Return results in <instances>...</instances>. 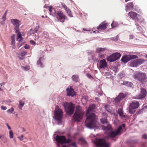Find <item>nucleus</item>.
I'll return each mask as SVG.
<instances>
[{
	"label": "nucleus",
	"mask_w": 147,
	"mask_h": 147,
	"mask_svg": "<svg viewBox=\"0 0 147 147\" xmlns=\"http://www.w3.org/2000/svg\"><path fill=\"white\" fill-rule=\"evenodd\" d=\"M94 104L90 105L86 111L87 117L85 123L86 126L90 128H93L97 126V118L96 115L92 112L95 108Z\"/></svg>",
	"instance_id": "f257e3e1"
},
{
	"label": "nucleus",
	"mask_w": 147,
	"mask_h": 147,
	"mask_svg": "<svg viewBox=\"0 0 147 147\" xmlns=\"http://www.w3.org/2000/svg\"><path fill=\"white\" fill-rule=\"evenodd\" d=\"M84 113L82 111L80 106L76 107L75 112L73 116L71 119L74 121L80 122L83 118Z\"/></svg>",
	"instance_id": "f03ea898"
},
{
	"label": "nucleus",
	"mask_w": 147,
	"mask_h": 147,
	"mask_svg": "<svg viewBox=\"0 0 147 147\" xmlns=\"http://www.w3.org/2000/svg\"><path fill=\"white\" fill-rule=\"evenodd\" d=\"M134 78L142 84H146V77L145 73L141 71L137 72L134 75Z\"/></svg>",
	"instance_id": "7ed1b4c3"
},
{
	"label": "nucleus",
	"mask_w": 147,
	"mask_h": 147,
	"mask_svg": "<svg viewBox=\"0 0 147 147\" xmlns=\"http://www.w3.org/2000/svg\"><path fill=\"white\" fill-rule=\"evenodd\" d=\"M63 105L67 114L69 115H72L74 111L75 107L74 104L71 102L69 103L64 102L63 103Z\"/></svg>",
	"instance_id": "20e7f679"
},
{
	"label": "nucleus",
	"mask_w": 147,
	"mask_h": 147,
	"mask_svg": "<svg viewBox=\"0 0 147 147\" xmlns=\"http://www.w3.org/2000/svg\"><path fill=\"white\" fill-rule=\"evenodd\" d=\"M125 126L124 124L119 125L115 131H112L109 133L108 134V136L110 137L114 138L118 135H121L122 133V129L123 128H124Z\"/></svg>",
	"instance_id": "39448f33"
},
{
	"label": "nucleus",
	"mask_w": 147,
	"mask_h": 147,
	"mask_svg": "<svg viewBox=\"0 0 147 147\" xmlns=\"http://www.w3.org/2000/svg\"><path fill=\"white\" fill-rule=\"evenodd\" d=\"M63 116V113L62 110L59 107L56 106L54 111V119L59 121H61Z\"/></svg>",
	"instance_id": "423d86ee"
},
{
	"label": "nucleus",
	"mask_w": 147,
	"mask_h": 147,
	"mask_svg": "<svg viewBox=\"0 0 147 147\" xmlns=\"http://www.w3.org/2000/svg\"><path fill=\"white\" fill-rule=\"evenodd\" d=\"M121 56V55L120 53L115 52L108 56L107 60L108 61L113 62L119 59Z\"/></svg>",
	"instance_id": "0eeeda50"
},
{
	"label": "nucleus",
	"mask_w": 147,
	"mask_h": 147,
	"mask_svg": "<svg viewBox=\"0 0 147 147\" xmlns=\"http://www.w3.org/2000/svg\"><path fill=\"white\" fill-rule=\"evenodd\" d=\"M139 106V102L137 101H132L129 106V112L131 114H133L135 112V109H137Z\"/></svg>",
	"instance_id": "6e6552de"
},
{
	"label": "nucleus",
	"mask_w": 147,
	"mask_h": 147,
	"mask_svg": "<svg viewBox=\"0 0 147 147\" xmlns=\"http://www.w3.org/2000/svg\"><path fill=\"white\" fill-rule=\"evenodd\" d=\"M128 15L131 18L133 19L135 22H140V20L141 22H143L144 20L141 19V16L140 15L137 14L135 12H131L128 13Z\"/></svg>",
	"instance_id": "1a4fd4ad"
},
{
	"label": "nucleus",
	"mask_w": 147,
	"mask_h": 147,
	"mask_svg": "<svg viewBox=\"0 0 147 147\" xmlns=\"http://www.w3.org/2000/svg\"><path fill=\"white\" fill-rule=\"evenodd\" d=\"M145 61L143 59H139L134 60L131 62L130 66L134 67H137L139 65L143 64Z\"/></svg>",
	"instance_id": "9d476101"
},
{
	"label": "nucleus",
	"mask_w": 147,
	"mask_h": 147,
	"mask_svg": "<svg viewBox=\"0 0 147 147\" xmlns=\"http://www.w3.org/2000/svg\"><path fill=\"white\" fill-rule=\"evenodd\" d=\"M125 6V10L126 11L130 10L137 11L138 8V6L137 5H134L132 2L127 3Z\"/></svg>",
	"instance_id": "9b49d317"
},
{
	"label": "nucleus",
	"mask_w": 147,
	"mask_h": 147,
	"mask_svg": "<svg viewBox=\"0 0 147 147\" xmlns=\"http://www.w3.org/2000/svg\"><path fill=\"white\" fill-rule=\"evenodd\" d=\"M55 13H56L59 17L58 20V21L63 23L64 22L65 20L67 19L66 16L65 15L63 14V12L61 11H58L56 12L55 10Z\"/></svg>",
	"instance_id": "f8f14e48"
},
{
	"label": "nucleus",
	"mask_w": 147,
	"mask_h": 147,
	"mask_svg": "<svg viewBox=\"0 0 147 147\" xmlns=\"http://www.w3.org/2000/svg\"><path fill=\"white\" fill-rule=\"evenodd\" d=\"M95 144L100 147H108V145L106 143L104 139H100L97 140L95 142Z\"/></svg>",
	"instance_id": "ddd939ff"
},
{
	"label": "nucleus",
	"mask_w": 147,
	"mask_h": 147,
	"mask_svg": "<svg viewBox=\"0 0 147 147\" xmlns=\"http://www.w3.org/2000/svg\"><path fill=\"white\" fill-rule=\"evenodd\" d=\"M11 24L15 26L14 30L15 31L19 30V27L20 26L19 20L16 19H12L11 20Z\"/></svg>",
	"instance_id": "4468645a"
},
{
	"label": "nucleus",
	"mask_w": 147,
	"mask_h": 147,
	"mask_svg": "<svg viewBox=\"0 0 147 147\" xmlns=\"http://www.w3.org/2000/svg\"><path fill=\"white\" fill-rule=\"evenodd\" d=\"M40 53L41 55H40V57L38 60L37 61V64L39 65L40 67H43V66L42 61H43L45 59V55L44 54L45 52L43 51H40Z\"/></svg>",
	"instance_id": "2eb2a0df"
},
{
	"label": "nucleus",
	"mask_w": 147,
	"mask_h": 147,
	"mask_svg": "<svg viewBox=\"0 0 147 147\" xmlns=\"http://www.w3.org/2000/svg\"><path fill=\"white\" fill-rule=\"evenodd\" d=\"M66 137L63 136H59L57 135L56 136V141L58 143L63 145L65 144Z\"/></svg>",
	"instance_id": "dca6fc26"
},
{
	"label": "nucleus",
	"mask_w": 147,
	"mask_h": 147,
	"mask_svg": "<svg viewBox=\"0 0 147 147\" xmlns=\"http://www.w3.org/2000/svg\"><path fill=\"white\" fill-rule=\"evenodd\" d=\"M107 63L106 60L104 59L100 60L99 63V65L98 64V66H99L100 69H105L107 67Z\"/></svg>",
	"instance_id": "f3484780"
},
{
	"label": "nucleus",
	"mask_w": 147,
	"mask_h": 147,
	"mask_svg": "<svg viewBox=\"0 0 147 147\" xmlns=\"http://www.w3.org/2000/svg\"><path fill=\"white\" fill-rule=\"evenodd\" d=\"M107 23H105V22H102L97 27V29L101 30H105L107 28Z\"/></svg>",
	"instance_id": "a211bd4d"
},
{
	"label": "nucleus",
	"mask_w": 147,
	"mask_h": 147,
	"mask_svg": "<svg viewBox=\"0 0 147 147\" xmlns=\"http://www.w3.org/2000/svg\"><path fill=\"white\" fill-rule=\"evenodd\" d=\"M146 94V92H140L138 95L134 97L133 98L139 99H142L145 97Z\"/></svg>",
	"instance_id": "6ab92c4d"
},
{
	"label": "nucleus",
	"mask_w": 147,
	"mask_h": 147,
	"mask_svg": "<svg viewBox=\"0 0 147 147\" xmlns=\"http://www.w3.org/2000/svg\"><path fill=\"white\" fill-rule=\"evenodd\" d=\"M121 61L124 63H126L130 61L129 55H124L122 57Z\"/></svg>",
	"instance_id": "aec40b11"
},
{
	"label": "nucleus",
	"mask_w": 147,
	"mask_h": 147,
	"mask_svg": "<svg viewBox=\"0 0 147 147\" xmlns=\"http://www.w3.org/2000/svg\"><path fill=\"white\" fill-rule=\"evenodd\" d=\"M123 84L128 87L132 88H133L134 86V84L132 83L126 81H123Z\"/></svg>",
	"instance_id": "412c9836"
},
{
	"label": "nucleus",
	"mask_w": 147,
	"mask_h": 147,
	"mask_svg": "<svg viewBox=\"0 0 147 147\" xmlns=\"http://www.w3.org/2000/svg\"><path fill=\"white\" fill-rule=\"evenodd\" d=\"M106 50L105 48H98L96 49V52H97L98 54L102 53V52L105 51Z\"/></svg>",
	"instance_id": "4be33fe9"
},
{
	"label": "nucleus",
	"mask_w": 147,
	"mask_h": 147,
	"mask_svg": "<svg viewBox=\"0 0 147 147\" xmlns=\"http://www.w3.org/2000/svg\"><path fill=\"white\" fill-rule=\"evenodd\" d=\"M15 33L17 34V37L16 39L17 40L21 38H23L22 37V35L20 32V30H17V31H15Z\"/></svg>",
	"instance_id": "5701e85b"
},
{
	"label": "nucleus",
	"mask_w": 147,
	"mask_h": 147,
	"mask_svg": "<svg viewBox=\"0 0 147 147\" xmlns=\"http://www.w3.org/2000/svg\"><path fill=\"white\" fill-rule=\"evenodd\" d=\"M102 129L105 130H111L112 129L111 126L110 125H108L107 126H103Z\"/></svg>",
	"instance_id": "b1692460"
},
{
	"label": "nucleus",
	"mask_w": 147,
	"mask_h": 147,
	"mask_svg": "<svg viewBox=\"0 0 147 147\" xmlns=\"http://www.w3.org/2000/svg\"><path fill=\"white\" fill-rule=\"evenodd\" d=\"M125 74L124 72L123 71H121L117 75V77L119 79H122L123 77H125Z\"/></svg>",
	"instance_id": "393cba45"
},
{
	"label": "nucleus",
	"mask_w": 147,
	"mask_h": 147,
	"mask_svg": "<svg viewBox=\"0 0 147 147\" xmlns=\"http://www.w3.org/2000/svg\"><path fill=\"white\" fill-rule=\"evenodd\" d=\"M78 78L79 76L77 74L73 75L72 76V80L74 82H78Z\"/></svg>",
	"instance_id": "a878e982"
},
{
	"label": "nucleus",
	"mask_w": 147,
	"mask_h": 147,
	"mask_svg": "<svg viewBox=\"0 0 147 147\" xmlns=\"http://www.w3.org/2000/svg\"><path fill=\"white\" fill-rule=\"evenodd\" d=\"M66 92H75L74 89L71 86H68L66 89Z\"/></svg>",
	"instance_id": "bb28decb"
},
{
	"label": "nucleus",
	"mask_w": 147,
	"mask_h": 147,
	"mask_svg": "<svg viewBox=\"0 0 147 147\" xmlns=\"http://www.w3.org/2000/svg\"><path fill=\"white\" fill-rule=\"evenodd\" d=\"M65 11L69 16L71 17H73V16L71 13V11L68 8L66 10H65Z\"/></svg>",
	"instance_id": "cd10ccee"
},
{
	"label": "nucleus",
	"mask_w": 147,
	"mask_h": 147,
	"mask_svg": "<svg viewBox=\"0 0 147 147\" xmlns=\"http://www.w3.org/2000/svg\"><path fill=\"white\" fill-rule=\"evenodd\" d=\"M129 59L130 60L134 59H135L136 58H138V56L137 55H129Z\"/></svg>",
	"instance_id": "c85d7f7f"
},
{
	"label": "nucleus",
	"mask_w": 147,
	"mask_h": 147,
	"mask_svg": "<svg viewBox=\"0 0 147 147\" xmlns=\"http://www.w3.org/2000/svg\"><path fill=\"white\" fill-rule=\"evenodd\" d=\"M117 113L121 117H123V112L122 110L121 109H119L117 111Z\"/></svg>",
	"instance_id": "c756f323"
},
{
	"label": "nucleus",
	"mask_w": 147,
	"mask_h": 147,
	"mask_svg": "<svg viewBox=\"0 0 147 147\" xmlns=\"http://www.w3.org/2000/svg\"><path fill=\"white\" fill-rule=\"evenodd\" d=\"M24 105V102L21 100L19 101V107L20 109H22L23 106Z\"/></svg>",
	"instance_id": "7c9ffc66"
},
{
	"label": "nucleus",
	"mask_w": 147,
	"mask_h": 147,
	"mask_svg": "<svg viewBox=\"0 0 147 147\" xmlns=\"http://www.w3.org/2000/svg\"><path fill=\"white\" fill-rule=\"evenodd\" d=\"M7 11L6 10L4 13L3 16H2L1 19L4 21H5L6 19V15Z\"/></svg>",
	"instance_id": "2f4dec72"
},
{
	"label": "nucleus",
	"mask_w": 147,
	"mask_h": 147,
	"mask_svg": "<svg viewBox=\"0 0 147 147\" xmlns=\"http://www.w3.org/2000/svg\"><path fill=\"white\" fill-rule=\"evenodd\" d=\"M100 121L103 124L107 123V119L106 118H102L100 119Z\"/></svg>",
	"instance_id": "473e14b6"
},
{
	"label": "nucleus",
	"mask_w": 147,
	"mask_h": 147,
	"mask_svg": "<svg viewBox=\"0 0 147 147\" xmlns=\"http://www.w3.org/2000/svg\"><path fill=\"white\" fill-rule=\"evenodd\" d=\"M119 38V35H117V36H116L114 37L111 38H110V39L111 40H113L114 41H116L118 40Z\"/></svg>",
	"instance_id": "72a5a7b5"
},
{
	"label": "nucleus",
	"mask_w": 147,
	"mask_h": 147,
	"mask_svg": "<svg viewBox=\"0 0 147 147\" xmlns=\"http://www.w3.org/2000/svg\"><path fill=\"white\" fill-rule=\"evenodd\" d=\"M72 141V140L69 138L67 139L66 138V140H65V144H69L71 143Z\"/></svg>",
	"instance_id": "f704fd0d"
},
{
	"label": "nucleus",
	"mask_w": 147,
	"mask_h": 147,
	"mask_svg": "<svg viewBox=\"0 0 147 147\" xmlns=\"http://www.w3.org/2000/svg\"><path fill=\"white\" fill-rule=\"evenodd\" d=\"M126 96L125 94H124L123 92H121L118 96L121 98H124Z\"/></svg>",
	"instance_id": "c9c22d12"
},
{
	"label": "nucleus",
	"mask_w": 147,
	"mask_h": 147,
	"mask_svg": "<svg viewBox=\"0 0 147 147\" xmlns=\"http://www.w3.org/2000/svg\"><path fill=\"white\" fill-rule=\"evenodd\" d=\"M14 111V109L13 107H11L10 109L7 110V112L8 113H12Z\"/></svg>",
	"instance_id": "e433bc0d"
},
{
	"label": "nucleus",
	"mask_w": 147,
	"mask_h": 147,
	"mask_svg": "<svg viewBox=\"0 0 147 147\" xmlns=\"http://www.w3.org/2000/svg\"><path fill=\"white\" fill-rule=\"evenodd\" d=\"M121 98L118 96L115 99V102L116 103H118L120 102Z\"/></svg>",
	"instance_id": "4c0bfd02"
},
{
	"label": "nucleus",
	"mask_w": 147,
	"mask_h": 147,
	"mask_svg": "<svg viewBox=\"0 0 147 147\" xmlns=\"http://www.w3.org/2000/svg\"><path fill=\"white\" fill-rule=\"evenodd\" d=\"M76 92H67V95L68 96H71L72 97L76 95Z\"/></svg>",
	"instance_id": "58836bf2"
},
{
	"label": "nucleus",
	"mask_w": 147,
	"mask_h": 147,
	"mask_svg": "<svg viewBox=\"0 0 147 147\" xmlns=\"http://www.w3.org/2000/svg\"><path fill=\"white\" fill-rule=\"evenodd\" d=\"M112 70H113V71L114 72L115 74L117 73L118 71V68L117 66H115V67H114L113 68Z\"/></svg>",
	"instance_id": "ea45409f"
},
{
	"label": "nucleus",
	"mask_w": 147,
	"mask_h": 147,
	"mask_svg": "<svg viewBox=\"0 0 147 147\" xmlns=\"http://www.w3.org/2000/svg\"><path fill=\"white\" fill-rule=\"evenodd\" d=\"M27 53L25 51H23V52H21L19 54V55L23 57H24L26 54Z\"/></svg>",
	"instance_id": "a19ab883"
},
{
	"label": "nucleus",
	"mask_w": 147,
	"mask_h": 147,
	"mask_svg": "<svg viewBox=\"0 0 147 147\" xmlns=\"http://www.w3.org/2000/svg\"><path fill=\"white\" fill-rule=\"evenodd\" d=\"M9 134L10 138H13V133L12 131L11 130L10 131Z\"/></svg>",
	"instance_id": "79ce46f5"
},
{
	"label": "nucleus",
	"mask_w": 147,
	"mask_h": 147,
	"mask_svg": "<svg viewBox=\"0 0 147 147\" xmlns=\"http://www.w3.org/2000/svg\"><path fill=\"white\" fill-rule=\"evenodd\" d=\"M61 5L65 10H66L68 8L63 3H61Z\"/></svg>",
	"instance_id": "37998d69"
},
{
	"label": "nucleus",
	"mask_w": 147,
	"mask_h": 147,
	"mask_svg": "<svg viewBox=\"0 0 147 147\" xmlns=\"http://www.w3.org/2000/svg\"><path fill=\"white\" fill-rule=\"evenodd\" d=\"M30 44L32 45H36V43L33 40H31L30 41Z\"/></svg>",
	"instance_id": "c03bdc74"
},
{
	"label": "nucleus",
	"mask_w": 147,
	"mask_h": 147,
	"mask_svg": "<svg viewBox=\"0 0 147 147\" xmlns=\"http://www.w3.org/2000/svg\"><path fill=\"white\" fill-rule=\"evenodd\" d=\"M109 106L108 105H106L105 107V110L107 111L108 112H110V110L109 108Z\"/></svg>",
	"instance_id": "a18cd8bd"
},
{
	"label": "nucleus",
	"mask_w": 147,
	"mask_h": 147,
	"mask_svg": "<svg viewBox=\"0 0 147 147\" xmlns=\"http://www.w3.org/2000/svg\"><path fill=\"white\" fill-rule=\"evenodd\" d=\"M111 26L113 28H115L117 26L116 24L115 23H114V22H113L111 23Z\"/></svg>",
	"instance_id": "49530a36"
},
{
	"label": "nucleus",
	"mask_w": 147,
	"mask_h": 147,
	"mask_svg": "<svg viewBox=\"0 0 147 147\" xmlns=\"http://www.w3.org/2000/svg\"><path fill=\"white\" fill-rule=\"evenodd\" d=\"M86 76L89 79L93 78L92 76L89 73H87L86 74Z\"/></svg>",
	"instance_id": "de8ad7c7"
},
{
	"label": "nucleus",
	"mask_w": 147,
	"mask_h": 147,
	"mask_svg": "<svg viewBox=\"0 0 147 147\" xmlns=\"http://www.w3.org/2000/svg\"><path fill=\"white\" fill-rule=\"evenodd\" d=\"M98 55L99 57L101 59L103 58L105 56L104 54H102V53L98 54Z\"/></svg>",
	"instance_id": "09e8293b"
},
{
	"label": "nucleus",
	"mask_w": 147,
	"mask_h": 147,
	"mask_svg": "<svg viewBox=\"0 0 147 147\" xmlns=\"http://www.w3.org/2000/svg\"><path fill=\"white\" fill-rule=\"evenodd\" d=\"M140 92H147L146 90V89L143 88H140Z\"/></svg>",
	"instance_id": "8fccbe9b"
},
{
	"label": "nucleus",
	"mask_w": 147,
	"mask_h": 147,
	"mask_svg": "<svg viewBox=\"0 0 147 147\" xmlns=\"http://www.w3.org/2000/svg\"><path fill=\"white\" fill-rule=\"evenodd\" d=\"M71 145L74 147H75L76 146V143L75 142H72L71 144H70L69 145V146H71Z\"/></svg>",
	"instance_id": "3c124183"
},
{
	"label": "nucleus",
	"mask_w": 147,
	"mask_h": 147,
	"mask_svg": "<svg viewBox=\"0 0 147 147\" xmlns=\"http://www.w3.org/2000/svg\"><path fill=\"white\" fill-rule=\"evenodd\" d=\"M24 135H22L21 136L18 137V138L19 139L20 141H22L23 140Z\"/></svg>",
	"instance_id": "603ef678"
},
{
	"label": "nucleus",
	"mask_w": 147,
	"mask_h": 147,
	"mask_svg": "<svg viewBox=\"0 0 147 147\" xmlns=\"http://www.w3.org/2000/svg\"><path fill=\"white\" fill-rule=\"evenodd\" d=\"M136 28L138 30H139L140 31H142V28L141 27L139 26L138 27H136Z\"/></svg>",
	"instance_id": "864d4df0"
},
{
	"label": "nucleus",
	"mask_w": 147,
	"mask_h": 147,
	"mask_svg": "<svg viewBox=\"0 0 147 147\" xmlns=\"http://www.w3.org/2000/svg\"><path fill=\"white\" fill-rule=\"evenodd\" d=\"M24 48L26 49H29L30 48V46L26 44L24 47Z\"/></svg>",
	"instance_id": "5fc2aeb1"
},
{
	"label": "nucleus",
	"mask_w": 147,
	"mask_h": 147,
	"mask_svg": "<svg viewBox=\"0 0 147 147\" xmlns=\"http://www.w3.org/2000/svg\"><path fill=\"white\" fill-rule=\"evenodd\" d=\"M1 108L3 110H5L7 109V107L6 106H1Z\"/></svg>",
	"instance_id": "6e6d98bb"
},
{
	"label": "nucleus",
	"mask_w": 147,
	"mask_h": 147,
	"mask_svg": "<svg viewBox=\"0 0 147 147\" xmlns=\"http://www.w3.org/2000/svg\"><path fill=\"white\" fill-rule=\"evenodd\" d=\"M142 138L145 139H147V135L145 134H143L142 135Z\"/></svg>",
	"instance_id": "4d7b16f0"
},
{
	"label": "nucleus",
	"mask_w": 147,
	"mask_h": 147,
	"mask_svg": "<svg viewBox=\"0 0 147 147\" xmlns=\"http://www.w3.org/2000/svg\"><path fill=\"white\" fill-rule=\"evenodd\" d=\"M11 44L12 45H14L15 44V40H11Z\"/></svg>",
	"instance_id": "13d9d810"
},
{
	"label": "nucleus",
	"mask_w": 147,
	"mask_h": 147,
	"mask_svg": "<svg viewBox=\"0 0 147 147\" xmlns=\"http://www.w3.org/2000/svg\"><path fill=\"white\" fill-rule=\"evenodd\" d=\"M135 22V24L136 25V26H137L136 27H138L139 26V24L137 23V22H138V23H140L141 24V23H142V22H140H140Z\"/></svg>",
	"instance_id": "bf43d9fd"
},
{
	"label": "nucleus",
	"mask_w": 147,
	"mask_h": 147,
	"mask_svg": "<svg viewBox=\"0 0 147 147\" xmlns=\"http://www.w3.org/2000/svg\"><path fill=\"white\" fill-rule=\"evenodd\" d=\"M15 35L14 34H13L12 36H11V40H15Z\"/></svg>",
	"instance_id": "052dcab7"
},
{
	"label": "nucleus",
	"mask_w": 147,
	"mask_h": 147,
	"mask_svg": "<svg viewBox=\"0 0 147 147\" xmlns=\"http://www.w3.org/2000/svg\"><path fill=\"white\" fill-rule=\"evenodd\" d=\"M23 68L26 71H27L29 70V68L26 66L23 67Z\"/></svg>",
	"instance_id": "680f3d73"
},
{
	"label": "nucleus",
	"mask_w": 147,
	"mask_h": 147,
	"mask_svg": "<svg viewBox=\"0 0 147 147\" xmlns=\"http://www.w3.org/2000/svg\"><path fill=\"white\" fill-rule=\"evenodd\" d=\"M5 24V21L3 20V21H1L0 22V24L4 26Z\"/></svg>",
	"instance_id": "e2e57ef3"
},
{
	"label": "nucleus",
	"mask_w": 147,
	"mask_h": 147,
	"mask_svg": "<svg viewBox=\"0 0 147 147\" xmlns=\"http://www.w3.org/2000/svg\"><path fill=\"white\" fill-rule=\"evenodd\" d=\"M49 7V10L50 12L52 11V7L51 6H48Z\"/></svg>",
	"instance_id": "0e129e2a"
},
{
	"label": "nucleus",
	"mask_w": 147,
	"mask_h": 147,
	"mask_svg": "<svg viewBox=\"0 0 147 147\" xmlns=\"http://www.w3.org/2000/svg\"><path fill=\"white\" fill-rule=\"evenodd\" d=\"M97 92H102L101 89L99 87H98V88L97 89Z\"/></svg>",
	"instance_id": "69168bd1"
},
{
	"label": "nucleus",
	"mask_w": 147,
	"mask_h": 147,
	"mask_svg": "<svg viewBox=\"0 0 147 147\" xmlns=\"http://www.w3.org/2000/svg\"><path fill=\"white\" fill-rule=\"evenodd\" d=\"M134 36L132 35H130L129 36V38L130 39H133Z\"/></svg>",
	"instance_id": "338daca9"
},
{
	"label": "nucleus",
	"mask_w": 147,
	"mask_h": 147,
	"mask_svg": "<svg viewBox=\"0 0 147 147\" xmlns=\"http://www.w3.org/2000/svg\"><path fill=\"white\" fill-rule=\"evenodd\" d=\"M44 35H46V36H45V37H48V33L47 32H44Z\"/></svg>",
	"instance_id": "774afa93"
}]
</instances>
